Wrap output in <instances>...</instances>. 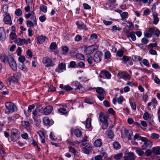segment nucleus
I'll return each instance as SVG.
<instances>
[{
    "label": "nucleus",
    "instance_id": "nucleus-56",
    "mask_svg": "<svg viewBox=\"0 0 160 160\" xmlns=\"http://www.w3.org/2000/svg\"><path fill=\"white\" fill-rule=\"evenodd\" d=\"M66 142L68 144L71 145H74L76 143L75 141H71L69 139L67 140Z\"/></svg>",
    "mask_w": 160,
    "mask_h": 160
},
{
    "label": "nucleus",
    "instance_id": "nucleus-58",
    "mask_svg": "<svg viewBox=\"0 0 160 160\" xmlns=\"http://www.w3.org/2000/svg\"><path fill=\"white\" fill-rule=\"evenodd\" d=\"M108 121H107L105 122H102V128L103 129H105L108 127Z\"/></svg>",
    "mask_w": 160,
    "mask_h": 160
},
{
    "label": "nucleus",
    "instance_id": "nucleus-46",
    "mask_svg": "<svg viewBox=\"0 0 160 160\" xmlns=\"http://www.w3.org/2000/svg\"><path fill=\"white\" fill-rule=\"evenodd\" d=\"M57 45L55 42H52L49 47L50 50H54L57 48Z\"/></svg>",
    "mask_w": 160,
    "mask_h": 160
},
{
    "label": "nucleus",
    "instance_id": "nucleus-5",
    "mask_svg": "<svg viewBox=\"0 0 160 160\" xmlns=\"http://www.w3.org/2000/svg\"><path fill=\"white\" fill-rule=\"evenodd\" d=\"M42 62L46 67H54L55 64L51 58L48 57H45L42 59Z\"/></svg>",
    "mask_w": 160,
    "mask_h": 160
},
{
    "label": "nucleus",
    "instance_id": "nucleus-20",
    "mask_svg": "<svg viewBox=\"0 0 160 160\" xmlns=\"http://www.w3.org/2000/svg\"><path fill=\"white\" fill-rule=\"evenodd\" d=\"M52 106L49 105L44 108L43 111L45 115H47L49 114L52 112Z\"/></svg>",
    "mask_w": 160,
    "mask_h": 160
},
{
    "label": "nucleus",
    "instance_id": "nucleus-37",
    "mask_svg": "<svg viewBox=\"0 0 160 160\" xmlns=\"http://www.w3.org/2000/svg\"><path fill=\"white\" fill-rule=\"evenodd\" d=\"M58 112L61 114H66L68 113L66 109L63 108H60L58 110Z\"/></svg>",
    "mask_w": 160,
    "mask_h": 160
},
{
    "label": "nucleus",
    "instance_id": "nucleus-25",
    "mask_svg": "<svg viewBox=\"0 0 160 160\" xmlns=\"http://www.w3.org/2000/svg\"><path fill=\"white\" fill-rule=\"evenodd\" d=\"M146 139V138L145 137H142L138 133H136L134 136L132 140H135L136 139L138 140H141L142 141L145 140Z\"/></svg>",
    "mask_w": 160,
    "mask_h": 160
},
{
    "label": "nucleus",
    "instance_id": "nucleus-23",
    "mask_svg": "<svg viewBox=\"0 0 160 160\" xmlns=\"http://www.w3.org/2000/svg\"><path fill=\"white\" fill-rule=\"evenodd\" d=\"M126 36L128 38H130L133 41H134L136 39L135 32L132 31L128 32L126 34Z\"/></svg>",
    "mask_w": 160,
    "mask_h": 160
},
{
    "label": "nucleus",
    "instance_id": "nucleus-54",
    "mask_svg": "<svg viewBox=\"0 0 160 160\" xmlns=\"http://www.w3.org/2000/svg\"><path fill=\"white\" fill-rule=\"evenodd\" d=\"M35 106L34 104L29 105L28 106V112H31L32 110L35 108Z\"/></svg>",
    "mask_w": 160,
    "mask_h": 160
},
{
    "label": "nucleus",
    "instance_id": "nucleus-50",
    "mask_svg": "<svg viewBox=\"0 0 160 160\" xmlns=\"http://www.w3.org/2000/svg\"><path fill=\"white\" fill-rule=\"evenodd\" d=\"M102 158V156L100 155H97L92 158V160H101Z\"/></svg>",
    "mask_w": 160,
    "mask_h": 160
},
{
    "label": "nucleus",
    "instance_id": "nucleus-52",
    "mask_svg": "<svg viewBox=\"0 0 160 160\" xmlns=\"http://www.w3.org/2000/svg\"><path fill=\"white\" fill-rule=\"evenodd\" d=\"M69 49L67 46L63 47L62 48V53L63 54H66L68 52Z\"/></svg>",
    "mask_w": 160,
    "mask_h": 160
},
{
    "label": "nucleus",
    "instance_id": "nucleus-21",
    "mask_svg": "<svg viewBox=\"0 0 160 160\" xmlns=\"http://www.w3.org/2000/svg\"><path fill=\"white\" fill-rule=\"evenodd\" d=\"M42 113L41 111L38 109L36 108L34 111H33L32 114V118H38V117L41 115Z\"/></svg>",
    "mask_w": 160,
    "mask_h": 160
},
{
    "label": "nucleus",
    "instance_id": "nucleus-9",
    "mask_svg": "<svg viewBox=\"0 0 160 160\" xmlns=\"http://www.w3.org/2000/svg\"><path fill=\"white\" fill-rule=\"evenodd\" d=\"M122 133L123 134L128 138L129 140L131 139V136L132 135V131L130 129H127L126 128H123L122 130Z\"/></svg>",
    "mask_w": 160,
    "mask_h": 160
},
{
    "label": "nucleus",
    "instance_id": "nucleus-24",
    "mask_svg": "<svg viewBox=\"0 0 160 160\" xmlns=\"http://www.w3.org/2000/svg\"><path fill=\"white\" fill-rule=\"evenodd\" d=\"M100 121L101 122L108 121V118L102 112H100L99 115Z\"/></svg>",
    "mask_w": 160,
    "mask_h": 160
},
{
    "label": "nucleus",
    "instance_id": "nucleus-17",
    "mask_svg": "<svg viewBox=\"0 0 160 160\" xmlns=\"http://www.w3.org/2000/svg\"><path fill=\"white\" fill-rule=\"evenodd\" d=\"M3 21L5 24L11 25L12 21L11 17L9 15V14L8 13H6V16L4 17Z\"/></svg>",
    "mask_w": 160,
    "mask_h": 160
},
{
    "label": "nucleus",
    "instance_id": "nucleus-27",
    "mask_svg": "<svg viewBox=\"0 0 160 160\" xmlns=\"http://www.w3.org/2000/svg\"><path fill=\"white\" fill-rule=\"evenodd\" d=\"M9 56H7L5 54L2 53L1 55L0 58L1 60L4 63H6L8 62Z\"/></svg>",
    "mask_w": 160,
    "mask_h": 160
},
{
    "label": "nucleus",
    "instance_id": "nucleus-30",
    "mask_svg": "<svg viewBox=\"0 0 160 160\" xmlns=\"http://www.w3.org/2000/svg\"><path fill=\"white\" fill-rule=\"evenodd\" d=\"M102 144V140L98 138L94 142V145L96 147H101Z\"/></svg>",
    "mask_w": 160,
    "mask_h": 160
},
{
    "label": "nucleus",
    "instance_id": "nucleus-15",
    "mask_svg": "<svg viewBox=\"0 0 160 160\" xmlns=\"http://www.w3.org/2000/svg\"><path fill=\"white\" fill-rule=\"evenodd\" d=\"M154 29L153 27L149 28L148 30L144 32V35L145 37L147 38H150L152 37V35L154 34Z\"/></svg>",
    "mask_w": 160,
    "mask_h": 160
},
{
    "label": "nucleus",
    "instance_id": "nucleus-40",
    "mask_svg": "<svg viewBox=\"0 0 160 160\" xmlns=\"http://www.w3.org/2000/svg\"><path fill=\"white\" fill-rule=\"evenodd\" d=\"M32 118L34 119V122H35V126L37 127H38L41 122V121L40 119H37L38 118Z\"/></svg>",
    "mask_w": 160,
    "mask_h": 160
},
{
    "label": "nucleus",
    "instance_id": "nucleus-63",
    "mask_svg": "<svg viewBox=\"0 0 160 160\" xmlns=\"http://www.w3.org/2000/svg\"><path fill=\"white\" fill-rule=\"evenodd\" d=\"M122 156V153H118L115 155L114 156V159L116 160H119L121 158Z\"/></svg>",
    "mask_w": 160,
    "mask_h": 160
},
{
    "label": "nucleus",
    "instance_id": "nucleus-43",
    "mask_svg": "<svg viewBox=\"0 0 160 160\" xmlns=\"http://www.w3.org/2000/svg\"><path fill=\"white\" fill-rule=\"evenodd\" d=\"M40 9L43 12L45 13L47 11V7L46 6L41 4L40 5Z\"/></svg>",
    "mask_w": 160,
    "mask_h": 160
},
{
    "label": "nucleus",
    "instance_id": "nucleus-26",
    "mask_svg": "<svg viewBox=\"0 0 160 160\" xmlns=\"http://www.w3.org/2000/svg\"><path fill=\"white\" fill-rule=\"evenodd\" d=\"M152 151L155 155H160V147H153L152 149Z\"/></svg>",
    "mask_w": 160,
    "mask_h": 160
},
{
    "label": "nucleus",
    "instance_id": "nucleus-34",
    "mask_svg": "<svg viewBox=\"0 0 160 160\" xmlns=\"http://www.w3.org/2000/svg\"><path fill=\"white\" fill-rule=\"evenodd\" d=\"M124 51L123 49H120L118 50L116 54V56L121 57L123 56Z\"/></svg>",
    "mask_w": 160,
    "mask_h": 160
},
{
    "label": "nucleus",
    "instance_id": "nucleus-45",
    "mask_svg": "<svg viewBox=\"0 0 160 160\" xmlns=\"http://www.w3.org/2000/svg\"><path fill=\"white\" fill-rule=\"evenodd\" d=\"M113 147L115 149L117 150L120 148V145L118 142H115L113 143Z\"/></svg>",
    "mask_w": 160,
    "mask_h": 160
},
{
    "label": "nucleus",
    "instance_id": "nucleus-38",
    "mask_svg": "<svg viewBox=\"0 0 160 160\" xmlns=\"http://www.w3.org/2000/svg\"><path fill=\"white\" fill-rule=\"evenodd\" d=\"M69 152L72 153L74 155L76 154L77 151L75 148L72 146H69L68 147Z\"/></svg>",
    "mask_w": 160,
    "mask_h": 160
},
{
    "label": "nucleus",
    "instance_id": "nucleus-3",
    "mask_svg": "<svg viewBox=\"0 0 160 160\" xmlns=\"http://www.w3.org/2000/svg\"><path fill=\"white\" fill-rule=\"evenodd\" d=\"M20 132L18 129H13L11 131V139L13 142H17L20 138Z\"/></svg>",
    "mask_w": 160,
    "mask_h": 160
},
{
    "label": "nucleus",
    "instance_id": "nucleus-4",
    "mask_svg": "<svg viewBox=\"0 0 160 160\" xmlns=\"http://www.w3.org/2000/svg\"><path fill=\"white\" fill-rule=\"evenodd\" d=\"M72 86V88H73V89L75 90H78L79 91H77L79 92H82L84 90V88L82 84L77 81H74L71 83V84Z\"/></svg>",
    "mask_w": 160,
    "mask_h": 160
},
{
    "label": "nucleus",
    "instance_id": "nucleus-57",
    "mask_svg": "<svg viewBox=\"0 0 160 160\" xmlns=\"http://www.w3.org/2000/svg\"><path fill=\"white\" fill-rule=\"evenodd\" d=\"M149 118V114L147 112H145L143 114V118L145 120H147Z\"/></svg>",
    "mask_w": 160,
    "mask_h": 160
},
{
    "label": "nucleus",
    "instance_id": "nucleus-61",
    "mask_svg": "<svg viewBox=\"0 0 160 160\" xmlns=\"http://www.w3.org/2000/svg\"><path fill=\"white\" fill-rule=\"evenodd\" d=\"M73 88L69 85H65L64 87V90L68 92L73 89Z\"/></svg>",
    "mask_w": 160,
    "mask_h": 160
},
{
    "label": "nucleus",
    "instance_id": "nucleus-2",
    "mask_svg": "<svg viewBox=\"0 0 160 160\" xmlns=\"http://www.w3.org/2000/svg\"><path fill=\"white\" fill-rule=\"evenodd\" d=\"M97 45H93L88 47L85 46L84 50V53L85 55H88L92 54L94 52L98 49Z\"/></svg>",
    "mask_w": 160,
    "mask_h": 160
},
{
    "label": "nucleus",
    "instance_id": "nucleus-55",
    "mask_svg": "<svg viewBox=\"0 0 160 160\" xmlns=\"http://www.w3.org/2000/svg\"><path fill=\"white\" fill-rule=\"evenodd\" d=\"M76 62L75 61H72L70 62V64L68 66V68L70 67L71 68H75L76 67Z\"/></svg>",
    "mask_w": 160,
    "mask_h": 160
},
{
    "label": "nucleus",
    "instance_id": "nucleus-7",
    "mask_svg": "<svg viewBox=\"0 0 160 160\" xmlns=\"http://www.w3.org/2000/svg\"><path fill=\"white\" fill-rule=\"evenodd\" d=\"M8 62L10 67L13 71H16L17 70L16 62L12 57L11 56H9Z\"/></svg>",
    "mask_w": 160,
    "mask_h": 160
},
{
    "label": "nucleus",
    "instance_id": "nucleus-16",
    "mask_svg": "<svg viewBox=\"0 0 160 160\" xmlns=\"http://www.w3.org/2000/svg\"><path fill=\"white\" fill-rule=\"evenodd\" d=\"M6 36L5 30L4 27H0V40L4 41L6 38Z\"/></svg>",
    "mask_w": 160,
    "mask_h": 160
},
{
    "label": "nucleus",
    "instance_id": "nucleus-19",
    "mask_svg": "<svg viewBox=\"0 0 160 160\" xmlns=\"http://www.w3.org/2000/svg\"><path fill=\"white\" fill-rule=\"evenodd\" d=\"M92 149V147L91 144H88L82 148V151L84 153L89 154Z\"/></svg>",
    "mask_w": 160,
    "mask_h": 160
},
{
    "label": "nucleus",
    "instance_id": "nucleus-49",
    "mask_svg": "<svg viewBox=\"0 0 160 160\" xmlns=\"http://www.w3.org/2000/svg\"><path fill=\"white\" fill-rule=\"evenodd\" d=\"M22 12L21 9L18 8L16 9L15 14L18 16H20L22 14Z\"/></svg>",
    "mask_w": 160,
    "mask_h": 160
},
{
    "label": "nucleus",
    "instance_id": "nucleus-14",
    "mask_svg": "<svg viewBox=\"0 0 160 160\" xmlns=\"http://www.w3.org/2000/svg\"><path fill=\"white\" fill-rule=\"evenodd\" d=\"M136 157L134 153L133 152H130L124 156L125 160H135Z\"/></svg>",
    "mask_w": 160,
    "mask_h": 160
},
{
    "label": "nucleus",
    "instance_id": "nucleus-48",
    "mask_svg": "<svg viewBox=\"0 0 160 160\" xmlns=\"http://www.w3.org/2000/svg\"><path fill=\"white\" fill-rule=\"evenodd\" d=\"M20 69L24 71L25 72L28 71V69L25 65L23 64L22 65H20L19 66Z\"/></svg>",
    "mask_w": 160,
    "mask_h": 160
},
{
    "label": "nucleus",
    "instance_id": "nucleus-18",
    "mask_svg": "<svg viewBox=\"0 0 160 160\" xmlns=\"http://www.w3.org/2000/svg\"><path fill=\"white\" fill-rule=\"evenodd\" d=\"M76 24L79 29L85 30H87L86 25L82 22L79 21H77L76 22Z\"/></svg>",
    "mask_w": 160,
    "mask_h": 160
},
{
    "label": "nucleus",
    "instance_id": "nucleus-11",
    "mask_svg": "<svg viewBox=\"0 0 160 160\" xmlns=\"http://www.w3.org/2000/svg\"><path fill=\"white\" fill-rule=\"evenodd\" d=\"M142 141L144 142V143L142 146L143 149L150 148L152 145V142L150 140H148L147 138L145 140Z\"/></svg>",
    "mask_w": 160,
    "mask_h": 160
},
{
    "label": "nucleus",
    "instance_id": "nucleus-44",
    "mask_svg": "<svg viewBox=\"0 0 160 160\" xmlns=\"http://www.w3.org/2000/svg\"><path fill=\"white\" fill-rule=\"evenodd\" d=\"M154 29V34L157 37H158L159 36L160 34V31L157 28L155 27H153Z\"/></svg>",
    "mask_w": 160,
    "mask_h": 160
},
{
    "label": "nucleus",
    "instance_id": "nucleus-1",
    "mask_svg": "<svg viewBox=\"0 0 160 160\" xmlns=\"http://www.w3.org/2000/svg\"><path fill=\"white\" fill-rule=\"evenodd\" d=\"M5 113L9 114L16 111L17 108L15 105L12 102H7L5 103Z\"/></svg>",
    "mask_w": 160,
    "mask_h": 160
},
{
    "label": "nucleus",
    "instance_id": "nucleus-13",
    "mask_svg": "<svg viewBox=\"0 0 160 160\" xmlns=\"http://www.w3.org/2000/svg\"><path fill=\"white\" fill-rule=\"evenodd\" d=\"M43 122L44 125L48 127L52 125L54 123L52 120H50L47 117H45L43 118Z\"/></svg>",
    "mask_w": 160,
    "mask_h": 160
},
{
    "label": "nucleus",
    "instance_id": "nucleus-33",
    "mask_svg": "<svg viewBox=\"0 0 160 160\" xmlns=\"http://www.w3.org/2000/svg\"><path fill=\"white\" fill-rule=\"evenodd\" d=\"M131 57L129 56H128L124 55L123 56L122 60H123L124 64L126 63L127 62H128L129 60H131Z\"/></svg>",
    "mask_w": 160,
    "mask_h": 160
},
{
    "label": "nucleus",
    "instance_id": "nucleus-28",
    "mask_svg": "<svg viewBox=\"0 0 160 160\" xmlns=\"http://www.w3.org/2000/svg\"><path fill=\"white\" fill-rule=\"evenodd\" d=\"M46 38V36L42 35L38 37L37 39L38 41L37 44L42 43L45 41Z\"/></svg>",
    "mask_w": 160,
    "mask_h": 160
},
{
    "label": "nucleus",
    "instance_id": "nucleus-12",
    "mask_svg": "<svg viewBox=\"0 0 160 160\" xmlns=\"http://www.w3.org/2000/svg\"><path fill=\"white\" fill-rule=\"evenodd\" d=\"M21 77V74L19 72L14 73L12 76L11 78V80L13 82H17L20 79Z\"/></svg>",
    "mask_w": 160,
    "mask_h": 160
},
{
    "label": "nucleus",
    "instance_id": "nucleus-35",
    "mask_svg": "<svg viewBox=\"0 0 160 160\" xmlns=\"http://www.w3.org/2000/svg\"><path fill=\"white\" fill-rule=\"evenodd\" d=\"M94 88L96 89V88H91V89H94ZM104 91V89L102 88L97 87L96 88V92L98 94H102Z\"/></svg>",
    "mask_w": 160,
    "mask_h": 160
},
{
    "label": "nucleus",
    "instance_id": "nucleus-53",
    "mask_svg": "<svg viewBox=\"0 0 160 160\" xmlns=\"http://www.w3.org/2000/svg\"><path fill=\"white\" fill-rule=\"evenodd\" d=\"M30 19L33 21V22H37L36 16L33 12H32L31 15Z\"/></svg>",
    "mask_w": 160,
    "mask_h": 160
},
{
    "label": "nucleus",
    "instance_id": "nucleus-22",
    "mask_svg": "<svg viewBox=\"0 0 160 160\" xmlns=\"http://www.w3.org/2000/svg\"><path fill=\"white\" fill-rule=\"evenodd\" d=\"M91 120V118H88L86 120V128L88 129L89 130H91L92 129Z\"/></svg>",
    "mask_w": 160,
    "mask_h": 160
},
{
    "label": "nucleus",
    "instance_id": "nucleus-62",
    "mask_svg": "<svg viewBox=\"0 0 160 160\" xmlns=\"http://www.w3.org/2000/svg\"><path fill=\"white\" fill-rule=\"evenodd\" d=\"M76 57L77 58L82 60L84 58V57L83 55L81 53H78L76 55Z\"/></svg>",
    "mask_w": 160,
    "mask_h": 160
},
{
    "label": "nucleus",
    "instance_id": "nucleus-36",
    "mask_svg": "<svg viewBox=\"0 0 160 160\" xmlns=\"http://www.w3.org/2000/svg\"><path fill=\"white\" fill-rule=\"evenodd\" d=\"M58 68L60 70H65L66 69V65L64 63H61L58 65Z\"/></svg>",
    "mask_w": 160,
    "mask_h": 160
},
{
    "label": "nucleus",
    "instance_id": "nucleus-10",
    "mask_svg": "<svg viewBox=\"0 0 160 160\" xmlns=\"http://www.w3.org/2000/svg\"><path fill=\"white\" fill-rule=\"evenodd\" d=\"M103 56V54L101 52L99 51H96L93 57V60L94 62H98L102 60V58Z\"/></svg>",
    "mask_w": 160,
    "mask_h": 160
},
{
    "label": "nucleus",
    "instance_id": "nucleus-60",
    "mask_svg": "<svg viewBox=\"0 0 160 160\" xmlns=\"http://www.w3.org/2000/svg\"><path fill=\"white\" fill-rule=\"evenodd\" d=\"M93 58L92 56H90L87 59V61L88 63L90 65L92 64L93 63Z\"/></svg>",
    "mask_w": 160,
    "mask_h": 160
},
{
    "label": "nucleus",
    "instance_id": "nucleus-64",
    "mask_svg": "<svg viewBox=\"0 0 160 160\" xmlns=\"http://www.w3.org/2000/svg\"><path fill=\"white\" fill-rule=\"evenodd\" d=\"M40 21L42 22H44L46 20V18L45 15H43L40 16L39 18Z\"/></svg>",
    "mask_w": 160,
    "mask_h": 160
},
{
    "label": "nucleus",
    "instance_id": "nucleus-59",
    "mask_svg": "<svg viewBox=\"0 0 160 160\" xmlns=\"http://www.w3.org/2000/svg\"><path fill=\"white\" fill-rule=\"evenodd\" d=\"M0 156L3 157L7 156L6 153L2 148L0 149Z\"/></svg>",
    "mask_w": 160,
    "mask_h": 160
},
{
    "label": "nucleus",
    "instance_id": "nucleus-39",
    "mask_svg": "<svg viewBox=\"0 0 160 160\" xmlns=\"http://www.w3.org/2000/svg\"><path fill=\"white\" fill-rule=\"evenodd\" d=\"M74 133L77 137H80L82 135L81 131L79 130L78 129H75L74 131Z\"/></svg>",
    "mask_w": 160,
    "mask_h": 160
},
{
    "label": "nucleus",
    "instance_id": "nucleus-8",
    "mask_svg": "<svg viewBox=\"0 0 160 160\" xmlns=\"http://www.w3.org/2000/svg\"><path fill=\"white\" fill-rule=\"evenodd\" d=\"M116 0H109L108 2L105 4L107 8L112 10L116 8L118 4H116Z\"/></svg>",
    "mask_w": 160,
    "mask_h": 160
},
{
    "label": "nucleus",
    "instance_id": "nucleus-51",
    "mask_svg": "<svg viewBox=\"0 0 160 160\" xmlns=\"http://www.w3.org/2000/svg\"><path fill=\"white\" fill-rule=\"evenodd\" d=\"M105 77L107 79H110L111 78V73L108 71L105 70L104 73Z\"/></svg>",
    "mask_w": 160,
    "mask_h": 160
},
{
    "label": "nucleus",
    "instance_id": "nucleus-47",
    "mask_svg": "<svg viewBox=\"0 0 160 160\" xmlns=\"http://www.w3.org/2000/svg\"><path fill=\"white\" fill-rule=\"evenodd\" d=\"M111 57V54L109 52L107 51L104 54L105 59L107 60H108Z\"/></svg>",
    "mask_w": 160,
    "mask_h": 160
},
{
    "label": "nucleus",
    "instance_id": "nucleus-31",
    "mask_svg": "<svg viewBox=\"0 0 160 160\" xmlns=\"http://www.w3.org/2000/svg\"><path fill=\"white\" fill-rule=\"evenodd\" d=\"M132 61L135 62L141 61L142 60V58L138 56L132 55Z\"/></svg>",
    "mask_w": 160,
    "mask_h": 160
},
{
    "label": "nucleus",
    "instance_id": "nucleus-41",
    "mask_svg": "<svg viewBox=\"0 0 160 160\" xmlns=\"http://www.w3.org/2000/svg\"><path fill=\"white\" fill-rule=\"evenodd\" d=\"M136 152L138 154L139 156H142L144 154V152L141 149L137 148L136 149Z\"/></svg>",
    "mask_w": 160,
    "mask_h": 160
},
{
    "label": "nucleus",
    "instance_id": "nucleus-29",
    "mask_svg": "<svg viewBox=\"0 0 160 160\" xmlns=\"http://www.w3.org/2000/svg\"><path fill=\"white\" fill-rule=\"evenodd\" d=\"M26 24L28 27L32 28L34 26H37V22H32L29 20H28L26 21Z\"/></svg>",
    "mask_w": 160,
    "mask_h": 160
},
{
    "label": "nucleus",
    "instance_id": "nucleus-42",
    "mask_svg": "<svg viewBox=\"0 0 160 160\" xmlns=\"http://www.w3.org/2000/svg\"><path fill=\"white\" fill-rule=\"evenodd\" d=\"M16 42L18 45L22 46L23 44V39L20 38H18L16 40Z\"/></svg>",
    "mask_w": 160,
    "mask_h": 160
},
{
    "label": "nucleus",
    "instance_id": "nucleus-6",
    "mask_svg": "<svg viewBox=\"0 0 160 160\" xmlns=\"http://www.w3.org/2000/svg\"><path fill=\"white\" fill-rule=\"evenodd\" d=\"M117 76L119 78H122L125 80H129L130 79L131 76L126 71H119Z\"/></svg>",
    "mask_w": 160,
    "mask_h": 160
},
{
    "label": "nucleus",
    "instance_id": "nucleus-32",
    "mask_svg": "<svg viewBox=\"0 0 160 160\" xmlns=\"http://www.w3.org/2000/svg\"><path fill=\"white\" fill-rule=\"evenodd\" d=\"M106 134L108 137L110 139H112L114 136V133L111 130L106 132Z\"/></svg>",
    "mask_w": 160,
    "mask_h": 160
}]
</instances>
